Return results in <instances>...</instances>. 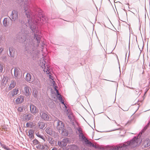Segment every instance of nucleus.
Wrapping results in <instances>:
<instances>
[{
	"mask_svg": "<svg viewBox=\"0 0 150 150\" xmlns=\"http://www.w3.org/2000/svg\"><path fill=\"white\" fill-rule=\"evenodd\" d=\"M82 140L85 142L86 144H87L88 142L89 141L87 138H86V137H85V138L83 139Z\"/></svg>",
	"mask_w": 150,
	"mask_h": 150,
	"instance_id": "33",
	"label": "nucleus"
},
{
	"mask_svg": "<svg viewBox=\"0 0 150 150\" xmlns=\"http://www.w3.org/2000/svg\"><path fill=\"white\" fill-rule=\"evenodd\" d=\"M64 105V107L66 109H67V106L65 104Z\"/></svg>",
	"mask_w": 150,
	"mask_h": 150,
	"instance_id": "49",
	"label": "nucleus"
},
{
	"mask_svg": "<svg viewBox=\"0 0 150 150\" xmlns=\"http://www.w3.org/2000/svg\"><path fill=\"white\" fill-rule=\"evenodd\" d=\"M149 127L147 126V125H146L144 128V129L142 131V132H141V134H142V133H143L144 132V131L147 129L148 127Z\"/></svg>",
	"mask_w": 150,
	"mask_h": 150,
	"instance_id": "30",
	"label": "nucleus"
},
{
	"mask_svg": "<svg viewBox=\"0 0 150 150\" xmlns=\"http://www.w3.org/2000/svg\"><path fill=\"white\" fill-rule=\"evenodd\" d=\"M21 8L25 11V15L28 18V24L32 31H34L35 33V39L39 42L41 36L40 35V33L37 27V25L39 23H42V21L45 22V19L42 15V11L40 8L36 9L35 15L33 14L29 9L30 4L28 1H26L21 4Z\"/></svg>",
	"mask_w": 150,
	"mask_h": 150,
	"instance_id": "1",
	"label": "nucleus"
},
{
	"mask_svg": "<svg viewBox=\"0 0 150 150\" xmlns=\"http://www.w3.org/2000/svg\"><path fill=\"white\" fill-rule=\"evenodd\" d=\"M32 134V131L31 130H29L28 131V135H31Z\"/></svg>",
	"mask_w": 150,
	"mask_h": 150,
	"instance_id": "38",
	"label": "nucleus"
},
{
	"mask_svg": "<svg viewBox=\"0 0 150 150\" xmlns=\"http://www.w3.org/2000/svg\"><path fill=\"white\" fill-rule=\"evenodd\" d=\"M4 49L2 48H0V54H1V53L3 51Z\"/></svg>",
	"mask_w": 150,
	"mask_h": 150,
	"instance_id": "41",
	"label": "nucleus"
},
{
	"mask_svg": "<svg viewBox=\"0 0 150 150\" xmlns=\"http://www.w3.org/2000/svg\"><path fill=\"white\" fill-rule=\"evenodd\" d=\"M94 148H95L96 149H97L98 148V146L97 145H95V147H94Z\"/></svg>",
	"mask_w": 150,
	"mask_h": 150,
	"instance_id": "47",
	"label": "nucleus"
},
{
	"mask_svg": "<svg viewBox=\"0 0 150 150\" xmlns=\"http://www.w3.org/2000/svg\"><path fill=\"white\" fill-rule=\"evenodd\" d=\"M26 126L27 127L31 128L33 127V124L32 122H27L26 124Z\"/></svg>",
	"mask_w": 150,
	"mask_h": 150,
	"instance_id": "23",
	"label": "nucleus"
},
{
	"mask_svg": "<svg viewBox=\"0 0 150 150\" xmlns=\"http://www.w3.org/2000/svg\"><path fill=\"white\" fill-rule=\"evenodd\" d=\"M17 3H19L20 2V1H19V0H18V1H17Z\"/></svg>",
	"mask_w": 150,
	"mask_h": 150,
	"instance_id": "52",
	"label": "nucleus"
},
{
	"mask_svg": "<svg viewBox=\"0 0 150 150\" xmlns=\"http://www.w3.org/2000/svg\"><path fill=\"white\" fill-rule=\"evenodd\" d=\"M33 94L35 98H36L37 97V92L36 91H35L34 92H34H33Z\"/></svg>",
	"mask_w": 150,
	"mask_h": 150,
	"instance_id": "36",
	"label": "nucleus"
},
{
	"mask_svg": "<svg viewBox=\"0 0 150 150\" xmlns=\"http://www.w3.org/2000/svg\"><path fill=\"white\" fill-rule=\"evenodd\" d=\"M17 110L18 112H22L23 111V108L22 107H19L18 108Z\"/></svg>",
	"mask_w": 150,
	"mask_h": 150,
	"instance_id": "29",
	"label": "nucleus"
},
{
	"mask_svg": "<svg viewBox=\"0 0 150 150\" xmlns=\"http://www.w3.org/2000/svg\"><path fill=\"white\" fill-rule=\"evenodd\" d=\"M77 130L78 131L79 134H83L82 132V130L81 129V128H79L78 129H77Z\"/></svg>",
	"mask_w": 150,
	"mask_h": 150,
	"instance_id": "34",
	"label": "nucleus"
},
{
	"mask_svg": "<svg viewBox=\"0 0 150 150\" xmlns=\"http://www.w3.org/2000/svg\"><path fill=\"white\" fill-rule=\"evenodd\" d=\"M137 138L134 137L130 141H128L123 144H120L116 146L109 147V150H125L126 149L135 147L137 145Z\"/></svg>",
	"mask_w": 150,
	"mask_h": 150,
	"instance_id": "3",
	"label": "nucleus"
},
{
	"mask_svg": "<svg viewBox=\"0 0 150 150\" xmlns=\"http://www.w3.org/2000/svg\"><path fill=\"white\" fill-rule=\"evenodd\" d=\"M79 136L80 139H83L85 138V137L84 136L83 134V133L81 134H79Z\"/></svg>",
	"mask_w": 150,
	"mask_h": 150,
	"instance_id": "28",
	"label": "nucleus"
},
{
	"mask_svg": "<svg viewBox=\"0 0 150 150\" xmlns=\"http://www.w3.org/2000/svg\"><path fill=\"white\" fill-rule=\"evenodd\" d=\"M16 85V82L14 80H12L9 85L8 89L9 90H11L14 88Z\"/></svg>",
	"mask_w": 150,
	"mask_h": 150,
	"instance_id": "14",
	"label": "nucleus"
},
{
	"mask_svg": "<svg viewBox=\"0 0 150 150\" xmlns=\"http://www.w3.org/2000/svg\"><path fill=\"white\" fill-rule=\"evenodd\" d=\"M30 112L34 115H35L38 111L37 108L33 104H31L30 105Z\"/></svg>",
	"mask_w": 150,
	"mask_h": 150,
	"instance_id": "7",
	"label": "nucleus"
},
{
	"mask_svg": "<svg viewBox=\"0 0 150 150\" xmlns=\"http://www.w3.org/2000/svg\"><path fill=\"white\" fill-rule=\"evenodd\" d=\"M60 101L63 105L65 104L64 103V100H62V101Z\"/></svg>",
	"mask_w": 150,
	"mask_h": 150,
	"instance_id": "45",
	"label": "nucleus"
},
{
	"mask_svg": "<svg viewBox=\"0 0 150 150\" xmlns=\"http://www.w3.org/2000/svg\"><path fill=\"white\" fill-rule=\"evenodd\" d=\"M19 23H21L22 26L24 27V30H21L19 32L16 36V38L20 43H23L24 45H25V53H28L32 55L33 57L37 55L38 52L37 50V47L38 46L40 42V39L39 42H38V41L35 39V31H32L33 32V37L29 38L28 36H27L26 38V33H25V28L28 26V24L27 23L25 24L23 20H19Z\"/></svg>",
	"mask_w": 150,
	"mask_h": 150,
	"instance_id": "2",
	"label": "nucleus"
},
{
	"mask_svg": "<svg viewBox=\"0 0 150 150\" xmlns=\"http://www.w3.org/2000/svg\"><path fill=\"white\" fill-rule=\"evenodd\" d=\"M67 115L69 119H70V120H72L73 119V116L71 113H69V114L68 115Z\"/></svg>",
	"mask_w": 150,
	"mask_h": 150,
	"instance_id": "25",
	"label": "nucleus"
},
{
	"mask_svg": "<svg viewBox=\"0 0 150 150\" xmlns=\"http://www.w3.org/2000/svg\"><path fill=\"white\" fill-rule=\"evenodd\" d=\"M108 117V118H109V119H110L109 118V117Z\"/></svg>",
	"mask_w": 150,
	"mask_h": 150,
	"instance_id": "55",
	"label": "nucleus"
},
{
	"mask_svg": "<svg viewBox=\"0 0 150 150\" xmlns=\"http://www.w3.org/2000/svg\"><path fill=\"white\" fill-rule=\"evenodd\" d=\"M38 125L39 127L41 129H44L45 125V123L42 122H39Z\"/></svg>",
	"mask_w": 150,
	"mask_h": 150,
	"instance_id": "18",
	"label": "nucleus"
},
{
	"mask_svg": "<svg viewBox=\"0 0 150 150\" xmlns=\"http://www.w3.org/2000/svg\"><path fill=\"white\" fill-rule=\"evenodd\" d=\"M18 88H16L13 89L9 92V94L10 96V97L14 96H15L18 94Z\"/></svg>",
	"mask_w": 150,
	"mask_h": 150,
	"instance_id": "8",
	"label": "nucleus"
},
{
	"mask_svg": "<svg viewBox=\"0 0 150 150\" xmlns=\"http://www.w3.org/2000/svg\"><path fill=\"white\" fill-rule=\"evenodd\" d=\"M24 100V97L23 96H19L16 100V101L17 103H21L23 102Z\"/></svg>",
	"mask_w": 150,
	"mask_h": 150,
	"instance_id": "16",
	"label": "nucleus"
},
{
	"mask_svg": "<svg viewBox=\"0 0 150 150\" xmlns=\"http://www.w3.org/2000/svg\"><path fill=\"white\" fill-rule=\"evenodd\" d=\"M1 59L4 62H6L7 60L6 57L5 56H2Z\"/></svg>",
	"mask_w": 150,
	"mask_h": 150,
	"instance_id": "27",
	"label": "nucleus"
},
{
	"mask_svg": "<svg viewBox=\"0 0 150 150\" xmlns=\"http://www.w3.org/2000/svg\"><path fill=\"white\" fill-rule=\"evenodd\" d=\"M52 150H57V149L56 148H53Z\"/></svg>",
	"mask_w": 150,
	"mask_h": 150,
	"instance_id": "48",
	"label": "nucleus"
},
{
	"mask_svg": "<svg viewBox=\"0 0 150 150\" xmlns=\"http://www.w3.org/2000/svg\"><path fill=\"white\" fill-rule=\"evenodd\" d=\"M45 131L47 134L52 136H54L55 134V132L53 131L52 129L50 127L47 128Z\"/></svg>",
	"mask_w": 150,
	"mask_h": 150,
	"instance_id": "11",
	"label": "nucleus"
},
{
	"mask_svg": "<svg viewBox=\"0 0 150 150\" xmlns=\"http://www.w3.org/2000/svg\"><path fill=\"white\" fill-rule=\"evenodd\" d=\"M49 143L51 144H54V140L52 138H50L49 139Z\"/></svg>",
	"mask_w": 150,
	"mask_h": 150,
	"instance_id": "24",
	"label": "nucleus"
},
{
	"mask_svg": "<svg viewBox=\"0 0 150 150\" xmlns=\"http://www.w3.org/2000/svg\"><path fill=\"white\" fill-rule=\"evenodd\" d=\"M35 134L37 137L42 139L44 141H45V139L42 133L36 131L35 132Z\"/></svg>",
	"mask_w": 150,
	"mask_h": 150,
	"instance_id": "12",
	"label": "nucleus"
},
{
	"mask_svg": "<svg viewBox=\"0 0 150 150\" xmlns=\"http://www.w3.org/2000/svg\"><path fill=\"white\" fill-rule=\"evenodd\" d=\"M48 147L46 145H41V150H48Z\"/></svg>",
	"mask_w": 150,
	"mask_h": 150,
	"instance_id": "21",
	"label": "nucleus"
},
{
	"mask_svg": "<svg viewBox=\"0 0 150 150\" xmlns=\"http://www.w3.org/2000/svg\"><path fill=\"white\" fill-rule=\"evenodd\" d=\"M33 142L34 144H39L40 143V142L36 139L33 140Z\"/></svg>",
	"mask_w": 150,
	"mask_h": 150,
	"instance_id": "26",
	"label": "nucleus"
},
{
	"mask_svg": "<svg viewBox=\"0 0 150 150\" xmlns=\"http://www.w3.org/2000/svg\"><path fill=\"white\" fill-rule=\"evenodd\" d=\"M4 66L2 64H0V72H2L3 70Z\"/></svg>",
	"mask_w": 150,
	"mask_h": 150,
	"instance_id": "31",
	"label": "nucleus"
},
{
	"mask_svg": "<svg viewBox=\"0 0 150 150\" xmlns=\"http://www.w3.org/2000/svg\"><path fill=\"white\" fill-rule=\"evenodd\" d=\"M9 18L11 21H15L18 18V11L15 10H13Z\"/></svg>",
	"mask_w": 150,
	"mask_h": 150,
	"instance_id": "4",
	"label": "nucleus"
},
{
	"mask_svg": "<svg viewBox=\"0 0 150 150\" xmlns=\"http://www.w3.org/2000/svg\"><path fill=\"white\" fill-rule=\"evenodd\" d=\"M57 98L60 101H62L63 100L62 96L61 95H59V96H57Z\"/></svg>",
	"mask_w": 150,
	"mask_h": 150,
	"instance_id": "32",
	"label": "nucleus"
},
{
	"mask_svg": "<svg viewBox=\"0 0 150 150\" xmlns=\"http://www.w3.org/2000/svg\"><path fill=\"white\" fill-rule=\"evenodd\" d=\"M4 149H5L6 150H11V149L10 148H9L6 146V147H5Z\"/></svg>",
	"mask_w": 150,
	"mask_h": 150,
	"instance_id": "40",
	"label": "nucleus"
},
{
	"mask_svg": "<svg viewBox=\"0 0 150 150\" xmlns=\"http://www.w3.org/2000/svg\"><path fill=\"white\" fill-rule=\"evenodd\" d=\"M41 144H38L36 146L37 148L41 150Z\"/></svg>",
	"mask_w": 150,
	"mask_h": 150,
	"instance_id": "35",
	"label": "nucleus"
},
{
	"mask_svg": "<svg viewBox=\"0 0 150 150\" xmlns=\"http://www.w3.org/2000/svg\"><path fill=\"white\" fill-rule=\"evenodd\" d=\"M30 89L31 90L30 88L27 86H26L24 87V94L27 97L29 96L31 93V92H30Z\"/></svg>",
	"mask_w": 150,
	"mask_h": 150,
	"instance_id": "9",
	"label": "nucleus"
},
{
	"mask_svg": "<svg viewBox=\"0 0 150 150\" xmlns=\"http://www.w3.org/2000/svg\"><path fill=\"white\" fill-rule=\"evenodd\" d=\"M41 118L44 120H48L49 119V117L47 114L45 112H43L42 114H40Z\"/></svg>",
	"mask_w": 150,
	"mask_h": 150,
	"instance_id": "13",
	"label": "nucleus"
},
{
	"mask_svg": "<svg viewBox=\"0 0 150 150\" xmlns=\"http://www.w3.org/2000/svg\"><path fill=\"white\" fill-rule=\"evenodd\" d=\"M65 112L67 115L69 114V113H70V112H69V110L67 109H66V110L65 111Z\"/></svg>",
	"mask_w": 150,
	"mask_h": 150,
	"instance_id": "37",
	"label": "nucleus"
},
{
	"mask_svg": "<svg viewBox=\"0 0 150 150\" xmlns=\"http://www.w3.org/2000/svg\"><path fill=\"white\" fill-rule=\"evenodd\" d=\"M44 71H46L47 73V71H48V69H47L46 70H44Z\"/></svg>",
	"mask_w": 150,
	"mask_h": 150,
	"instance_id": "51",
	"label": "nucleus"
},
{
	"mask_svg": "<svg viewBox=\"0 0 150 150\" xmlns=\"http://www.w3.org/2000/svg\"><path fill=\"white\" fill-rule=\"evenodd\" d=\"M18 72H19L18 69L17 68H15L14 69V75L16 77H18Z\"/></svg>",
	"mask_w": 150,
	"mask_h": 150,
	"instance_id": "22",
	"label": "nucleus"
},
{
	"mask_svg": "<svg viewBox=\"0 0 150 150\" xmlns=\"http://www.w3.org/2000/svg\"><path fill=\"white\" fill-rule=\"evenodd\" d=\"M51 75H50V79H52V78H51Z\"/></svg>",
	"mask_w": 150,
	"mask_h": 150,
	"instance_id": "53",
	"label": "nucleus"
},
{
	"mask_svg": "<svg viewBox=\"0 0 150 150\" xmlns=\"http://www.w3.org/2000/svg\"><path fill=\"white\" fill-rule=\"evenodd\" d=\"M10 55L11 57H14L15 53V49L12 47H10L9 48Z\"/></svg>",
	"mask_w": 150,
	"mask_h": 150,
	"instance_id": "10",
	"label": "nucleus"
},
{
	"mask_svg": "<svg viewBox=\"0 0 150 150\" xmlns=\"http://www.w3.org/2000/svg\"><path fill=\"white\" fill-rule=\"evenodd\" d=\"M55 90H56V91H57V96H59V95H60V94L59 93V92L55 88Z\"/></svg>",
	"mask_w": 150,
	"mask_h": 150,
	"instance_id": "42",
	"label": "nucleus"
},
{
	"mask_svg": "<svg viewBox=\"0 0 150 150\" xmlns=\"http://www.w3.org/2000/svg\"><path fill=\"white\" fill-rule=\"evenodd\" d=\"M92 143H91L90 141H89L87 143V144H88L89 145V146L91 147V146L92 144Z\"/></svg>",
	"mask_w": 150,
	"mask_h": 150,
	"instance_id": "39",
	"label": "nucleus"
},
{
	"mask_svg": "<svg viewBox=\"0 0 150 150\" xmlns=\"http://www.w3.org/2000/svg\"><path fill=\"white\" fill-rule=\"evenodd\" d=\"M114 121H115V123L116 124H117L116 122V121L115 120H114Z\"/></svg>",
	"mask_w": 150,
	"mask_h": 150,
	"instance_id": "54",
	"label": "nucleus"
},
{
	"mask_svg": "<svg viewBox=\"0 0 150 150\" xmlns=\"http://www.w3.org/2000/svg\"><path fill=\"white\" fill-rule=\"evenodd\" d=\"M30 137L32 138L33 137V134L31 135H30Z\"/></svg>",
	"mask_w": 150,
	"mask_h": 150,
	"instance_id": "50",
	"label": "nucleus"
},
{
	"mask_svg": "<svg viewBox=\"0 0 150 150\" xmlns=\"http://www.w3.org/2000/svg\"><path fill=\"white\" fill-rule=\"evenodd\" d=\"M3 23L5 27H6L8 25V19L5 18L4 19L3 21Z\"/></svg>",
	"mask_w": 150,
	"mask_h": 150,
	"instance_id": "20",
	"label": "nucleus"
},
{
	"mask_svg": "<svg viewBox=\"0 0 150 150\" xmlns=\"http://www.w3.org/2000/svg\"><path fill=\"white\" fill-rule=\"evenodd\" d=\"M59 132L61 133L62 135L64 136H67L68 134V131L64 128L59 131Z\"/></svg>",
	"mask_w": 150,
	"mask_h": 150,
	"instance_id": "17",
	"label": "nucleus"
},
{
	"mask_svg": "<svg viewBox=\"0 0 150 150\" xmlns=\"http://www.w3.org/2000/svg\"><path fill=\"white\" fill-rule=\"evenodd\" d=\"M31 78V76L30 74L28 73H27L25 77L26 80L28 82L30 81Z\"/></svg>",
	"mask_w": 150,
	"mask_h": 150,
	"instance_id": "19",
	"label": "nucleus"
},
{
	"mask_svg": "<svg viewBox=\"0 0 150 150\" xmlns=\"http://www.w3.org/2000/svg\"><path fill=\"white\" fill-rule=\"evenodd\" d=\"M150 124V121L148 123V124H147V126L149 127V125Z\"/></svg>",
	"mask_w": 150,
	"mask_h": 150,
	"instance_id": "46",
	"label": "nucleus"
},
{
	"mask_svg": "<svg viewBox=\"0 0 150 150\" xmlns=\"http://www.w3.org/2000/svg\"><path fill=\"white\" fill-rule=\"evenodd\" d=\"M24 119L26 121L31 120L33 118V116L30 114H25L23 115Z\"/></svg>",
	"mask_w": 150,
	"mask_h": 150,
	"instance_id": "15",
	"label": "nucleus"
},
{
	"mask_svg": "<svg viewBox=\"0 0 150 150\" xmlns=\"http://www.w3.org/2000/svg\"><path fill=\"white\" fill-rule=\"evenodd\" d=\"M1 146L2 147L4 148V149H5V147H6V146L4 145H2Z\"/></svg>",
	"mask_w": 150,
	"mask_h": 150,
	"instance_id": "44",
	"label": "nucleus"
},
{
	"mask_svg": "<svg viewBox=\"0 0 150 150\" xmlns=\"http://www.w3.org/2000/svg\"><path fill=\"white\" fill-rule=\"evenodd\" d=\"M91 147H95V145H94L93 143H92V144L91 146Z\"/></svg>",
	"mask_w": 150,
	"mask_h": 150,
	"instance_id": "43",
	"label": "nucleus"
},
{
	"mask_svg": "<svg viewBox=\"0 0 150 150\" xmlns=\"http://www.w3.org/2000/svg\"><path fill=\"white\" fill-rule=\"evenodd\" d=\"M69 140V138L66 137L64 138L62 141L58 142V144L59 146H65L67 145V143Z\"/></svg>",
	"mask_w": 150,
	"mask_h": 150,
	"instance_id": "5",
	"label": "nucleus"
},
{
	"mask_svg": "<svg viewBox=\"0 0 150 150\" xmlns=\"http://www.w3.org/2000/svg\"><path fill=\"white\" fill-rule=\"evenodd\" d=\"M57 125L56 127L57 129L59 131L64 127V124L63 122L59 120L57 121Z\"/></svg>",
	"mask_w": 150,
	"mask_h": 150,
	"instance_id": "6",
	"label": "nucleus"
}]
</instances>
